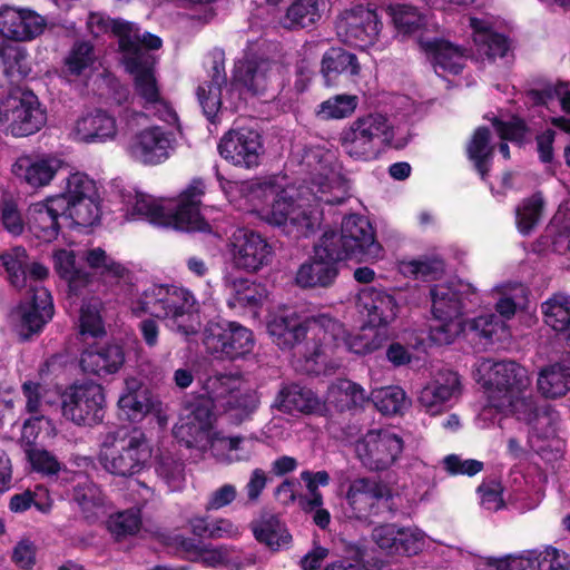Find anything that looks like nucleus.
<instances>
[{
  "label": "nucleus",
  "mask_w": 570,
  "mask_h": 570,
  "mask_svg": "<svg viewBox=\"0 0 570 570\" xmlns=\"http://www.w3.org/2000/svg\"><path fill=\"white\" fill-rule=\"evenodd\" d=\"M279 410L287 413L323 414L325 403L307 387L292 384L281 390L276 399Z\"/></svg>",
  "instance_id": "obj_36"
},
{
  "label": "nucleus",
  "mask_w": 570,
  "mask_h": 570,
  "mask_svg": "<svg viewBox=\"0 0 570 570\" xmlns=\"http://www.w3.org/2000/svg\"><path fill=\"white\" fill-rule=\"evenodd\" d=\"M314 327L324 341L322 350L316 352V358L307 360L305 370L309 374H327L341 366L345 352L367 355L379 350L384 342L379 332H366L365 325L361 332L348 335L345 326L328 314H320Z\"/></svg>",
  "instance_id": "obj_9"
},
{
  "label": "nucleus",
  "mask_w": 570,
  "mask_h": 570,
  "mask_svg": "<svg viewBox=\"0 0 570 570\" xmlns=\"http://www.w3.org/2000/svg\"><path fill=\"white\" fill-rule=\"evenodd\" d=\"M494 293L498 294L497 311L504 318H511L518 307L527 302L528 291L521 283H507L497 286Z\"/></svg>",
  "instance_id": "obj_53"
},
{
  "label": "nucleus",
  "mask_w": 570,
  "mask_h": 570,
  "mask_svg": "<svg viewBox=\"0 0 570 570\" xmlns=\"http://www.w3.org/2000/svg\"><path fill=\"white\" fill-rule=\"evenodd\" d=\"M206 185L194 179L176 199L157 198L135 189L121 194V212L128 222L146 220L153 225L185 232H205L208 223L200 214Z\"/></svg>",
  "instance_id": "obj_6"
},
{
  "label": "nucleus",
  "mask_w": 570,
  "mask_h": 570,
  "mask_svg": "<svg viewBox=\"0 0 570 570\" xmlns=\"http://www.w3.org/2000/svg\"><path fill=\"white\" fill-rule=\"evenodd\" d=\"M354 450L365 469L385 471L401 459L404 440L393 429H372L355 442Z\"/></svg>",
  "instance_id": "obj_16"
},
{
  "label": "nucleus",
  "mask_w": 570,
  "mask_h": 570,
  "mask_svg": "<svg viewBox=\"0 0 570 570\" xmlns=\"http://www.w3.org/2000/svg\"><path fill=\"white\" fill-rule=\"evenodd\" d=\"M475 380L485 395L478 416L482 428L493 424L498 415L512 414L528 426L527 443L532 451L547 461L561 454L560 415L552 405L524 396L530 377L523 366L513 361L482 360L476 364Z\"/></svg>",
  "instance_id": "obj_2"
},
{
  "label": "nucleus",
  "mask_w": 570,
  "mask_h": 570,
  "mask_svg": "<svg viewBox=\"0 0 570 570\" xmlns=\"http://www.w3.org/2000/svg\"><path fill=\"white\" fill-rule=\"evenodd\" d=\"M422 48L429 55L435 73L444 79L458 76L465 66L464 52L444 40L421 41Z\"/></svg>",
  "instance_id": "obj_33"
},
{
  "label": "nucleus",
  "mask_w": 570,
  "mask_h": 570,
  "mask_svg": "<svg viewBox=\"0 0 570 570\" xmlns=\"http://www.w3.org/2000/svg\"><path fill=\"white\" fill-rule=\"evenodd\" d=\"M293 156L308 174L311 186H296L283 176L242 183L218 179L228 200L240 209L256 213L288 235L308 236L321 224L320 203L340 204L347 195V185L331 150L313 146Z\"/></svg>",
  "instance_id": "obj_1"
},
{
  "label": "nucleus",
  "mask_w": 570,
  "mask_h": 570,
  "mask_svg": "<svg viewBox=\"0 0 570 570\" xmlns=\"http://www.w3.org/2000/svg\"><path fill=\"white\" fill-rule=\"evenodd\" d=\"M56 428L45 415H35L24 421L19 442L26 449L36 448L56 436Z\"/></svg>",
  "instance_id": "obj_51"
},
{
  "label": "nucleus",
  "mask_w": 570,
  "mask_h": 570,
  "mask_svg": "<svg viewBox=\"0 0 570 570\" xmlns=\"http://www.w3.org/2000/svg\"><path fill=\"white\" fill-rule=\"evenodd\" d=\"M108 528L117 538L138 533L141 528L140 509L132 508L110 515Z\"/></svg>",
  "instance_id": "obj_62"
},
{
  "label": "nucleus",
  "mask_w": 570,
  "mask_h": 570,
  "mask_svg": "<svg viewBox=\"0 0 570 570\" xmlns=\"http://www.w3.org/2000/svg\"><path fill=\"white\" fill-rule=\"evenodd\" d=\"M204 345L216 357L236 358L252 352L253 332L237 322H210L204 331Z\"/></svg>",
  "instance_id": "obj_19"
},
{
  "label": "nucleus",
  "mask_w": 570,
  "mask_h": 570,
  "mask_svg": "<svg viewBox=\"0 0 570 570\" xmlns=\"http://www.w3.org/2000/svg\"><path fill=\"white\" fill-rule=\"evenodd\" d=\"M124 362V351L117 344L91 346L85 350L80 357L82 371L98 376L116 373Z\"/></svg>",
  "instance_id": "obj_34"
},
{
  "label": "nucleus",
  "mask_w": 570,
  "mask_h": 570,
  "mask_svg": "<svg viewBox=\"0 0 570 570\" xmlns=\"http://www.w3.org/2000/svg\"><path fill=\"white\" fill-rule=\"evenodd\" d=\"M27 459L33 471L47 476L56 475L61 464L57 458L49 451L40 448L26 449Z\"/></svg>",
  "instance_id": "obj_64"
},
{
  "label": "nucleus",
  "mask_w": 570,
  "mask_h": 570,
  "mask_svg": "<svg viewBox=\"0 0 570 570\" xmlns=\"http://www.w3.org/2000/svg\"><path fill=\"white\" fill-rule=\"evenodd\" d=\"M238 381L227 375L210 376L204 382L207 397L186 405L174 428L175 438L200 455H210L220 463L248 461L256 452L257 439L252 435L225 436L214 430L213 409L225 407L230 419L239 423L257 407L255 393H243Z\"/></svg>",
  "instance_id": "obj_3"
},
{
  "label": "nucleus",
  "mask_w": 570,
  "mask_h": 570,
  "mask_svg": "<svg viewBox=\"0 0 570 570\" xmlns=\"http://www.w3.org/2000/svg\"><path fill=\"white\" fill-rule=\"evenodd\" d=\"M546 202L540 193L524 198L515 208V225L520 234L530 235L540 224Z\"/></svg>",
  "instance_id": "obj_50"
},
{
  "label": "nucleus",
  "mask_w": 570,
  "mask_h": 570,
  "mask_svg": "<svg viewBox=\"0 0 570 570\" xmlns=\"http://www.w3.org/2000/svg\"><path fill=\"white\" fill-rule=\"evenodd\" d=\"M21 389L28 413L43 415L48 407L56 402V392L39 382L26 381Z\"/></svg>",
  "instance_id": "obj_55"
},
{
  "label": "nucleus",
  "mask_w": 570,
  "mask_h": 570,
  "mask_svg": "<svg viewBox=\"0 0 570 570\" xmlns=\"http://www.w3.org/2000/svg\"><path fill=\"white\" fill-rule=\"evenodd\" d=\"M368 401L366 391L357 383L340 379L333 382L328 389L323 403H325V412L328 406L337 411H345L352 407L362 406Z\"/></svg>",
  "instance_id": "obj_41"
},
{
  "label": "nucleus",
  "mask_w": 570,
  "mask_h": 570,
  "mask_svg": "<svg viewBox=\"0 0 570 570\" xmlns=\"http://www.w3.org/2000/svg\"><path fill=\"white\" fill-rule=\"evenodd\" d=\"M336 30L345 43L365 49L376 42L381 22L374 10L357 6L340 17Z\"/></svg>",
  "instance_id": "obj_22"
},
{
  "label": "nucleus",
  "mask_w": 570,
  "mask_h": 570,
  "mask_svg": "<svg viewBox=\"0 0 570 570\" xmlns=\"http://www.w3.org/2000/svg\"><path fill=\"white\" fill-rule=\"evenodd\" d=\"M45 28V18L35 11L11 7L0 10V33L8 39L31 41L39 37Z\"/></svg>",
  "instance_id": "obj_31"
},
{
  "label": "nucleus",
  "mask_w": 570,
  "mask_h": 570,
  "mask_svg": "<svg viewBox=\"0 0 570 570\" xmlns=\"http://www.w3.org/2000/svg\"><path fill=\"white\" fill-rule=\"evenodd\" d=\"M46 120V111L30 91L11 95L0 105V125L13 136L32 135L42 128Z\"/></svg>",
  "instance_id": "obj_18"
},
{
  "label": "nucleus",
  "mask_w": 570,
  "mask_h": 570,
  "mask_svg": "<svg viewBox=\"0 0 570 570\" xmlns=\"http://www.w3.org/2000/svg\"><path fill=\"white\" fill-rule=\"evenodd\" d=\"M473 42L481 55L503 57L509 49L507 39L494 29V20L484 16L470 18Z\"/></svg>",
  "instance_id": "obj_35"
},
{
  "label": "nucleus",
  "mask_w": 570,
  "mask_h": 570,
  "mask_svg": "<svg viewBox=\"0 0 570 570\" xmlns=\"http://www.w3.org/2000/svg\"><path fill=\"white\" fill-rule=\"evenodd\" d=\"M65 161L57 155L21 156L12 165V174L33 189L49 186L62 169Z\"/></svg>",
  "instance_id": "obj_29"
},
{
  "label": "nucleus",
  "mask_w": 570,
  "mask_h": 570,
  "mask_svg": "<svg viewBox=\"0 0 570 570\" xmlns=\"http://www.w3.org/2000/svg\"><path fill=\"white\" fill-rule=\"evenodd\" d=\"M219 154L235 166L256 167L263 155V142L259 134L249 128L229 130L218 145Z\"/></svg>",
  "instance_id": "obj_26"
},
{
  "label": "nucleus",
  "mask_w": 570,
  "mask_h": 570,
  "mask_svg": "<svg viewBox=\"0 0 570 570\" xmlns=\"http://www.w3.org/2000/svg\"><path fill=\"white\" fill-rule=\"evenodd\" d=\"M355 308L368 330L389 327L400 312V305L392 294L374 287H365L357 293Z\"/></svg>",
  "instance_id": "obj_24"
},
{
  "label": "nucleus",
  "mask_w": 570,
  "mask_h": 570,
  "mask_svg": "<svg viewBox=\"0 0 570 570\" xmlns=\"http://www.w3.org/2000/svg\"><path fill=\"white\" fill-rule=\"evenodd\" d=\"M61 197L62 200V213L65 219H69L72 224L78 226H92L100 218V197L99 194L96 193L94 196H88L66 202V199Z\"/></svg>",
  "instance_id": "obj_44"
},
{
  "label": "nucleus",
  "mask_w": 570,
  "mask_h": 570,
  "mask_svg": "<svg viewBox=\"0 0 570 570\" xmlns=\"http://www.w3.org/2000/svg\"><path fill=\"white\" fill-rule=\"evenodd\" d=\"M8 279L17 289L28 288L26 299L13 313L16 332L22 338L42 331L53 317L55 308L50 293L41 285L48 277V268L37 262L29 263L24 248L14 247L0 256Z\"/></svg>",
  "instance_id": "obj_7"
},
{
  "label": "nucleus",
  "mask_w": 570,
  "mask_h": 570,
  "mask_svg": "<svg viewBox=\"0 0 570 570\" xmlns=\"http://www.w3.org/2000/svg\"><path fill=\"white\" fill-rule=\"evenodd\" d=\"M223 282L228 291L227 305L232 309L256 312L266 298L267 293L263 285L235 275L233 272H225Z\"/></svg>",
  "instance_id": "obj_32"
},
{
  "label": "nucleus",
  "mask_w": 570,
  "mask_h": 570,
  "mask_svg": "<svg viewBox=\"0 0 570 570\" xmlns=\"http://www.w3.org/2000/svg\"><path fill=\"white\" fill-rule=\"evenodd\" d=\"M98 193L96 181L81 171L71 173L65 180L62 191L56 196H62L66 202L94 196Z\"/></svg>",
  "instance_id": "obj_60"
},
{
  "label": "nucleus",
  "mask_w": 570,
  "mask_h": 570,
  "mask_svg": "<svg viewBox=\"0 0 570 570\" xmlns=\"http://www.w3.org/2000/svg\"><path fill=\"white\" fill-rule=\"evenodd\" d=\"M252 530L258 542L274 551L288 547L292 540L285 524L275 515H263L252 524Z\"/></svg>",
  "instance_id": "obj_43"
},
{
  "label": "nucleus",
  "mask_w": 570,
  "mask_h": 570,
  "mask_svg": "<svg viewBox=\"0 0 570 570\" xmlns=\"http://www.w3.org/2000/svg\"><path fill=\"white\" fill-rule=\"evenodd\" d=\"M96 62L94 47L88 41L73 45L65 60L66 72L73 77L88 76Z\"/></svg>",
  "instance_id": "obj_54"
},
{
  "label": "nucleus",
  "mask_w": 570,
  "mask_h": 570,
  "mask_svg": "<svg viewBox=\"0 0 570 570\" xmlns=\"http://www.w3.org/2000/svg\"><path fill=\"white\" fill-rule=\"evenodd\" d=\"M118 406L122 416L131 422L141 421L153 409L149 391L136 379L126 380V387L120 395Z\"/></svg>",
  "instance_id": "obj_39"
},
{
  "label": "nucleus",
  "mask_w": 570,
  "mask_h": 570,
  "mask_svg": "<svg viewBox=\"0 0 570 570\" xmlns=\"http://www.w3.org/2000/svg\"><path fill=\"white\" fill-rule=\"evenodd\" d=\"M156 473L170 491H179L185 484L184 464L171 455H161L156 463Z\"/></svg>",
  "instance_id": "obj_61"
},
{
  "label": "nucleus",
  "mask_w": 570,
  "mask_h": 570,
  "mask_svg": "<svg viewBox=\"0 0 570 570\" xmlns=\"http://www.w3.org/2000/svg\"><path fill=\"white\" fill-rule=\"evenodd\" d=\"M331 248L342 259L375 262L383 257V248L375 239L370 220L361 215H348L342 222L341 232Z\"/></svg>",
  "instance_id": "obj_15"
},
{
  "label": "nucleus",
  "mask_w": 570,
  "mask_h": 570,
  "mask_svg": "<svg viewBox=\"0 0 570 570\" xmlns=\"http://www.w3.org/2000/svg\"><path fill=\"white\" fill-rule=\"evenodd\" d=\"M537 391L547 400H557L570 391V366L562 362H552L538 372Z\"/></svg>",
  "instance_id": "obj_37"
},
{
  "label": "nucleus",
  "mask_w": 570,
  "mask_h": 570,
  "mask_svg": "<svg viewBox=\"0 0 570 570\" xmlns=\"http://www.w3.org/2000/svg\"><path fill=\"white\" fill-rule=\"evenodd\" d=\"M119 117L121 129L131 132L124 145L125 154L131 161L142 166H158L169 159L177 144L173 130L161 126L140 129L147 116L131 108H124Z\"/></svg>",
  "instance_id": "obj_11"
},
{
  "label": "nucleus",
  "mask_w": 570,
  "mask_h": 570,
  "mask_svg": "<svg viewBox=\"0 0 570 570\" xmlns=\"http://www.w3.org/2000/svg\"><path fill=\"white\" fill-rule=\"evenodd\" d=\"M87 27L96 37L110 31L117 38L120 62L134 77L135 92L144 109L167 124H176V111L159 94L155 76L157 60L150 52L161 47V39L149 32L141 33L136 23L110 20L98 12L88 16Z\"/></svg>",
  "instance_id": "obj_4"
},
{
  "label": "nucleus",
  "mask_w": 570,
  "mask_h": 570,
  "mask_svg": "<svg viewBox=\"0 0 570 570\" xmlns=\"http://www.w3.org/2000/svg\"><path fill=\"white\" fill-rule=\"evenodd\" d=\"M372 539L391 557L416 556L426 544V535L422 530L416 527H399L395 523L375 527Z\"/></svg>",
  "instance_id": "obj_23"
},
{
  "label": "nucleus",
  "mask_w": 570,
  "mask_h": 570,
  "mask_svg": "<svg viewBox=\"0 0 570 570\" xmlns=\"http://www.w3.org/2000/svg\"><path fill=\"white\" fill-rule=\"evenodd\" d=\"M225 76L219 68L215 67V73L209 81H205L197 87V99L208 119L216 117L222 108L237 109L230 106V85L225 88V94L220 87Z\"/></svg>",
  "instance_id": "obj_38"
},
{
  "label": "nucleus",
  "mask_w": 570,
  "mask_h": 570,
  "mask_svg": "<svg viewBox=\"0 0 570 570\" xmlns=\"http://www.w3.org/2000/svg\"><path fill=\"white\" fill-rule=\"evenodd\" d=\"M360 104V98L352 94H337L323 100L315 107L314 115L318 120H343L352 117Z\"/></svg>",
  "instance_id": "obj_47"
},
{
  "label": "nucleus",
  "mask_w": 570,
  "mask_h": 570,
  "mask_svg": "<svg viewBox=\"0 0 570 570\" xmlns=\"http://www.w3.org/2000/svg\"><path fill=\"white\" fill-rule=\"evenodd\" d=\"M174 544L185 558L205 567L215 568L229 561L230 550L227 547L207 546L183 535H176Z\"/></svg>",
  "instance_id": "obj_40"
},
{
  "label": "nucleus",
  "mask_w": 570,
  "mask_h": 570,
  "mask_svg": "<svg viewBox=\"0 0 570 570\" xmlns=\"http://www.w3.org/2000/svg\"><path fill=\"white\" fill-rule=\"evenodd\" d=\"M105 407L104 389L91 381L75 383L61 394L62 416L77 425H92L101 422Z\"/></svg>",
  "instance_id": "obj_17"
},
{
  "label": "nucleus",
  "mask_w": 570,
  "mask_h": 570,
  "mask_svg": "<svg viewBox=\"0 0 570 570\" xmlns=\"http://www.w3.org/2000/svg\"><path fill=\"white\" fill-rule=\"evenodd\" d=\"M394 137L393 125L380 112H370L348 122L340 132L343 153L355 161L377 159Z\"/></svg>",
  "instance_id": "obj_12"
},
{
  "label": "nucleus",
  "mask_w": 570,
  "mask_h": 570,
  "mask_svg": "<svg viewBox=\"0 0 570 570\" xmlns=\"http://www.w3.org/2000/svg\"><path fill=\"white\" fill-rule=\"evenodd\" d=\"M272 254L268 242L254 230L240 228L230 237V261L237 269L256 273L269 264Z\"/></svg>",
  "instance_id": "obj_21"
},
{
  "label": "nucleus",
  "mask_w": 570,
  "mask_h": 570,
  "mask_svg": "<svg viewBox=\"0 0 570 570\" xmlns=\"http://www.w3.org/2000/svg\"><path fill=\"white\" fill-rule=\"evenodd\" d=\"M544 323L556 332L566 334L570 330V296L558 293L541 304Z\"/></svg>",
  "instance_id": "obj_49"
},
{
  "label": "nucleus",
  "mask_w": 570,
  "mask_h": 570,
  "mask_svg": "<svg viewBox=\"0 0 570 570\" xmlns=\"http://www.w3.org/2000/svg\"><path fill=\"white\" fill-rule=\"evenodd\" d=\"M130 311L138 317L160 318L170 331L186 338L196 335L202 327L197 299L193 292L181 286L149 285L131 298Z\"/></svg>",
  "instance_id": "obj_8"
},
{
  "label": "nucleus",
  "mask_w": 570,
  "mask_h": 570,
  "mask_svg": "<svg viewBox=\"0 0 570 570\" xmlns=\"http://www.w3.org/2000/svg\"><path fill=\"white\" fill-rule=\"evenodd\" d=\"M151 456V443L141 430L120 428L104 436L97 460L109 474L130 478L147 469Z\"/></svg>",
  "instance_id": "obj_10"
},
{
  "label": "nucleus",
  "mask_w": 570,
  "mask_h": 570,
  "mask_svg": "<svg viewBox=\"0 0 570 570\" xmlns=\"http://www.w3.org/2000/svg\"><path fill=\"white\" fill-rule=\"evenodd\" d=\"M534 570H569L570 561L568 554L547 546L533 550Z\"/></svg>",
  "instance_id": "obj_63"
},
{
  "label": "nucleus",
  "mask_w": 570,
  "mask_h": 570,
  "mask_svg": "<svg viewBox=\"0 0 570 570\" xmlns=\"http://www.w3.org/2000/svg\"><path fill=\"white\" fill-rule=\"evenodd\" d=\"M80 259L87 268L106 278L117 281L124 278L128 273L121 263L117 262L99 246L83 249L80 254Z\"/></svg>",
  "instance_id": "obj_46"
},
{
  "label": "nucleus",
  "mask_w": 570,
  "mask_h": 570,
  "mask_svg": "<svg viewBox=\"0 0 570 570\" xmlns=\"http://www.w3.org/2000/svg\"><path fill=\"white\" fill-rule=\"evenodd\" d=\"M399 271L406 277L434 278L444 271V262L439 257L403 259L399 263Z\"/></svg>",
  "instance_id": "obj_57"
},
{
  "label": "nucleus",
  "mask_w": 570,
  "mask_h": 570,
  "mask_svg": "<svg viewBox=\"0 0 570 570\" xmlns=\"http://www.w3.org/2000/svg\"><path fill=\"white\" fill-rule=\"evenodd\" d=\"M119 128L114 116L101 109L83 111L73 121L70 135L75 140L92 144L116 139Z\"/></svg>",
  "instance_id": "obj_30"
},
{
  "label": "nucleus",
  "mask_w": 570,
  "mask_h": 570,
  "mask_svg": "<svg viewBox=\"0 0 570 570\" xmlns=\"http://www.w3.org/2000/svg\"><path fill=\"white\" fill-rule=\"evenodd\" d=\"M370 399L379 412L390 416L402 415L411 405L405 391L395 385L372 390Z\"/></svg>",
  "instance_id": "obj_48"
},
{
  "label": "nucleus",
  "mask_w": 570,
  "mask_h": 570,
  "mask_svg": "<svg viewBox=\"0 0 570 570\" xmlns=\"http://www.w3.org/2000/svg\"><path fill=\"white\" fill-rule=\"evenodd\" d=\"M430 296L432 320L429 337L433 343L448 345L465 333H473L490 342L504 336L505 324L494 314L465 321L468 304L475 296V291L469 283L461 279L440 282L430 289Z\"/></svg>",
  "instance_id": "obj_5"
},
{
  "label": "nucleus",
  "mask_w": 570,
  "mask_h": 570,
  "mask_svg": "<svg viewBox=\"0 0 570 570\" xmlns=\"http://www.w3.org/2000/svg\"><path fill=\"white\" fill-rule=\"evenodd\" d=\"M492 150L493 147L490 144L489 129L484 127L478 128L468 146V154L482 178L485 177L489 170V161Z\"/></svg>",
  "instance_id": "obj_56"
},
{
  "label": "nucleus",
  "mask_w": 570,
  "mask_h": 570,
  "mask_svg": "<svg viewBox=\"0 0 570 570\" xmlns=\"http://www.w3.org/2000/svg\"><path fill=\"white\" fill-rule=\"evenodd\" d=\"M318 315L307 318L292 308H281L271 313L266 322L272 341L282 350L293 348L308 336L304 363L296 366L303 372H306L307 360L316 358L317 350H322L323 346L324 337H320L314 327Z\"/></svg>",
  "instance_id": "obj_14"
},
{
  "label": "nucleus",
  "mask_w": 570,
  "mask_h": 570,
  "mask_svg": "<svg viewBox=\"0 0 570 570\" xmlns=\"http://www.w3.org/2000/svg\"><path fill=\"white\" fill-rule=\"evenodd\" d=\"M337 235L334 232L325 230L320 242L314 247V255L304 262L297 269L295 283L302 288L331 286L337 274L336 263L343 261L334 255L331 246Z\"/></svg>",
  "instance_id": "obj_20"
},
{
  "label": "nucleus",
  "mask_w": 570,
  "mask_h": 570,
  "mask_svg": "<svg viewBox=\"0 0 570 570\" xmlns=\"http://www.w3.org/2000/svg\"><path fill=\"white\" fill-rule=\"evenodd\" d=\"M391 491L387 485L370 479L354 480L347 490L346 501L354 518L367 520L383 509H390Z\"/></svg>",
  "instance_id": "obj_25"
},
{
  "label": "nucleus",
  "mask_w": 570,
  "mask_h": 570,
  "mask_svg": "<svg viewBox=\"0 0 570 570\" xmlns=\"http://www.w3.org/2000/svg\"><path fill=\"white\" fill-rule=\"evenodd\" d=\"M360 71L361 66L354 53L341 48H331L323 56L321 72L327 86H331L332 81L341 73L356 77Z\"/></svg>",
  "instance_id": "obj_42"
},
{
  "label": "nucleus",
  "mask_w": 570,
  "mask_h": 570,
  "mask_svg": "<svg viewBox=\"0 0 570 570\" xmlns=\"http://www.w3.org/2000/svg\"><path fill=\"white\" fill-rule=\"evenodd\" d=\"M101 306V302L96 298L82 304L79 316L81 335L98 337L105 334V326L100 315Z\"/></svg>",
  "instance_id": "obj_59"
},
{
  "label": "nucleus",
  "mask_w": 570,
  "mask_h": 570,
  "mask_svg": "<svg viewBox=\"0 0 570 570\" xmlns=\"http://www.w3.org/2000/svg\"><path fill=\"white\" fill-rule=\"evenodd\" d=\"M52 258L56 272L68 282L70 291L76 292L89 284L90 273L77 263L73 250L57 249L53 252Z\"/></svg>",
  "instance_id": "obj_45"
},
{
  "label": "nucleus",
  "mask_w": 570,
  "mask_h": 570,
  "mask_svg": "<svg viewBox=\"0 0 570 570\" xmlns=\"http://www.w3.org/2000/svg\"><path fill=\"white\" fill-rule=\"evenodd\" d=\"M281 67L252 48L235 62L230 82V106L239 107L248 96L263 95L278 85Z\"/></svg>",
  "instance_id": "obj_13"
},
{
  "label": "nucleus",
  "mask_w": 570,
  "mask_h": 570,
  "mask_svg": "<svg viewBox=\"0 0 570 570\" xmlns=\"http://www.w3.org/2000/svg\"><path fill=\"white\" fill-rule=\"evenodd\" d=\"M462 392L461 380L452 371L440 372L421 390L417 402L430 415H439L450 409Z\"/></svg>",
  "instance_id": "obj_28"
},
{
  "label": "nucleus",
  "mask_w": 570,
  "mask_h": 570,
  "mask_svg": "<svg viewBox=\"0 0 570 570\" xmlns=\"http://www.w3.org/2000/svg\"><path fill=\"white\" fill-rule=\"evenodd\" d=\"M390 14L395 28L403 35H413L426 23L425 17L422 13L406 4L390 7Z\"/></svg>",
  "instance_id": "obj_58"
},
{
  "label": "nucleus",
  "mask_w": 570,
  "mask_h": 570,
  "mask_svg": "<svg viewBox=\"0 0 570 570\" xmlns=\"http://www.w3.org/2000/svg\"><path fill=\"white\" fill-rule=\"evenodd\" d=\"M321 18L318 0H295L287 9L283 20L285 28H307Z\"/></svg>",
  "instance_id": "obj_52"
},
{
  "label": "nucleus",
  "mask_w": 570,
  "mask_h": 570,
  "mask_svg": "<svg viewBox=\"0 0 570 570\" xmlns=\"http://www.w3.org/2000/svg\"><path fill=\"white\" fill-rule=\"evenodd\" d=\"M27 228L40 242L51 243L59 236L62 213V200L59 196H48L31 203L26 212Z\"/></svg>",
  "instance_id": "obj_27"
}]
</instances>
